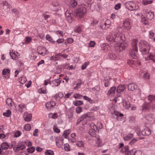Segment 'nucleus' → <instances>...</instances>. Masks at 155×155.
<instances>
[{"mask_svg":"<svg viewBox=\"0 0 155 155\" xmlns=\"http://www.w3.org/2000/svg\"><path fill=\"white\" fill-rule=\"evenodd\" d=\"M139 50L143 54L148 53L150 47L148 43L144 40H140L139 44Z\"/></svg>","mask_w":155,"mask_h":155,"instance_id":"nucleus-1","label":"nucleus"},{"mask_svg":"<svg viewBox=\"0 0 155 155\" xmlns=\"http://www.w3.org/2000/svg\"><path fill=\"white\" fill-rule=\"evenodd\" d=\"M120 34V32L119 31L118 32L114 33V35L112 34H110L106 36V40L108 42L113 41L114 42L118 41L120 40H122L123 37Z\"/></svg>","mask_w":155,"mask_h":155,"instance_id":"nucleus-2","label":"nucleus"},{"mask_svg":"<svg viewBox=\"0 0 155 155\" xmlns=\"http://www.w3.org/2000/svg\"><path fill=\"white\" fill-rule=\"evenodd\" d=\"M87 12L85 7L81 6L78 8L76 11V15L79 18H83Z\"/></svg>","mask_w":155,"mask_h":155,"instance_id":"nucleus-3","label":"nucleus"},{"mask_svg":"<svg viewBox=\"0 0 155 155\" xmlns=\"http://www.w3.org/2000/svg\"><path fill=\"white\" fill-rule=\"evenodd\" d=\"M128 44L126 43L117 44L114 45L115 50L117 52L123 51L127 47Z\"/></svg>","mask_w":155,"mask_h":155,"instance_id":"nucleus-4","label":"nucleus"},{"mask_svg":"<svg viewBox=\"0 0 155 155\" xmlns=\"http://www.w3.org/2000/svg\"><path fill=\"white\" fill-rule=\"evenodd\" d=\"M126 7L130 11L137 10V8L136 5V4L133 2H127L125 4Z\"/></svg>","mask_w":155,"mask_h":155,"instance_id":"nucleus-5","label":"nucleus"},{"mask_svg":"<svg viewBox=\"0 0 155 155\" xmlns=\"http://www.w3.org/2000/svg\"><path fill=\"white\" fill-rule=\"evenodd\" d=\"M66 19L68 21L69 23L72 22L74 20V15L72 11H67L65 12Z\"/></svg>","mask_w":155,"mask_h":155,"instance_id":"nucleus-6","label":"nucleus"},{"mask_svg":"<svg viewBox=\"0 0 155 155\" xmlns=\"http://www.w3.org/2000/svg\"><path fill=\"white\" fill-rule=\"evenodd\" d=\"M129 54L133 59H137L138 56V49L132 48L130 51Z\"/></svg>","mask_w":155,"mask_h":155,"instance_id":"nucleus-7","label":"nucleus"},{"mask_svg":"<svg viewBox=\"0 0 155 155\" xmlns=\"http://www.w3.org/2000/svg\"><path fill=\"white\" fill-rule=\"evenodd\" d=\"M144 14L145 15L147 18L149 20L152 19L154 16V13L149 10H147L145 11Z\"/></svg>","mask_w":155,"mask_h":155,"instance_id":"nucleus-8","label":"nucleus"},{"mask_svg":"<svg viewBox=\"0 0 155 155\" xmlns=\"http://www.w3.org/2000/svg\"><path fill=\"white\" fill-rule=\"evenodd\" d=\"M37 51L39 54L42 56L45 55L47 53V49L41 46L38 48Z\"/></svg>","mask_w":155,"mask_h":155,"instance_id":"nucleus-9","label":"nucleus"},{"mask_svg":"<svg viewBox=\"0 0 155 155\" xmlns=\"http://www.w3.org/2000/svg\"><path fill=\"white\" fill-rule=\"evenodd\" d=\"M10 55L12 59L14 60H17L19 58V55H18V52H16L12 50V52L10 51Z\"/></svg>","mask_w":155,"mask_h":155,"instance_id":"nucleus-10","label":"nucleus"},{"mask_svg":"<svg viewBox=\"0 0 155 155\" xmlns=\"http://www.w3.org/2000/svg\"><path fill=\"white\" fill-rule=\"evenodd\" d=\"M25 148L24 145L19 144L15 145V147H13V150L15 152H17L19 150H22Z\"/></svg>","mask_w":155,"mask_h":155,"instance_id":"nucleus-11","label":"nucleus"},{"mask_svg":"<svg viewBox=\"0 0 155 155\" xmlns=\"http://www.w3.org/2000/svg\"><path fill=\"white\" fill-rule=\"evenodd\" d=\"M122 104L123 107L126 109H128L130 106L131 104L129 101L125 99L122 100Z\"/></svg>","mask_w":155,"mask_h":155,"instance_id":"nucleus-12","label":"nucleus"},{"mask_svg":"<svg viewBox=\"0 0 155 155\" xmlns=\"http://www.w3.org/2000/svg\"><path fill=\"white\" fill-rule=\"evenodd\" d=\"M139 153L140 155V150H135L134 149H132L130 150H128L127 153H125V155H135L136 153Z\"/></svg>","mask_w":155,"mask_h":155,"instance_id":"nucleus-13","label":"nucleus"},{"mask_svg":"<svg viewBox=\"0 0 155 155\" xmlns=\"http://www.w3.org/2000/svg\"><path fill=\"white\" fill-rule=\"evenodd\" d=\"M127 87L128 90L133 91L137 89V86L133 83H131L128 84Z\"/></svg>","mask_w":155,"mask_h":155,"instance_id":"nucleus-14","label":"nucleus"},{"mask_svg":"<svg viewBox=\"0 0 155 155\" xmlns=\"http://www.w3.org/2000/svg\"><path fill=\"white\" fill-rule=\"evenodd\" d=\"M116 90V88L115 87H111L107 92V95L110 96H114L115 95V92Z\"/></svg>","mask_w":155,"mask_h":155,"instance_id":"nucleus-15","label":"nucleus"},{"mask_svg":"<svg viewBox=\"0 0 155 155\" xmlns=\"http://www.w3.org/2000/svg\"><path fill=\"white\" fill-rule=\"evenodd\" d=\"M141 133L143 136H148L151 134V131L149 128H146L142 130Z\"/></svg>","mask_w":155,"mask_h":155,"instance_id":"nucleus-16","label":"nucleus"},{"mask_svg":"<svg viewBox=\"0 0 155 155\" xmlns=\"http://www.w3.org/2000/svg\"><path fill=\"white\" fill-rule=\"evenodd\" d=\"M125 88L124 85H119L117 87L116 91L117 93H120L123 91Z\"/></svg>","mask_w":155,"mask_h":155,"instance_id":"nucleus-17","label":"nucleus"},{"mask_svg":"<svg viewBox=\"0 0 155 155\" xmlns=\"http://www.w3.org/2000/svg\"><path fill=\"white\" fill-rule=\"evenodd\" d=\"M100 46L102 51L105 52L108 51L109 46L107 44L104 43L101 44Z\"/></svg>","mask_w":155,"mask_h":155,"instance_id":"nucleus-18","label":"nucleus"},{"mask_svg":"<svg viewBox=\"0 0 155 155\" xmlns=\"http://www.w3.org/2000/svg\"><path fill=\"white\" fill-rule=\"evenodd\" d=\"M142 107L143 111L146 110H149L150 107V103H145L142 105Z\"/></svg>","mask_w":155,"mask_h":155,"instance_id":"nucleus-19","label":"nucleus"},{"mask_svg":"<svg viewBox=\"0 0 155 155\" xmlns=\"http://www.w3.org/2000/svg\"><path fill=\"white\" fill-rule=\"evenodd\" d=\"M61 81V79L59 78L58 79H55L52 81V83L56 86H58Z\"/></svg>","mask_w":155,"mask_h":155,"instance_id":"nucleus-20","label":"nucleus"},{"mask_svg":"<svg viewBox=\"0 0 155 155\" xmlns=\"http://www.w3.org/2000/svg\"><path fill=\"white\" fill-rule=\"evenodd\" d=\"M6 103L10 107L12 106L14 104V102L11 98H7L6 101Z\"/></svg>","mask_w":155,"mask_h":155,"instance_id":"nucleus-21","label":"nucleus"},{"mask_svg":"<svg viewBox=\"0 0 155 155\" xmlns=\"http://www.w3.org/2000/svg\"><path fill=\"white\" fill-rule=\"evenodd\" d=\"M145 118L147 120L151 121L153 120L154 118L153 115L152 114H150L145 116Z\"/></svg>","mask_w":155,"mask_h":155,"instance_id":"nucleus-22","label":"nucleus"},{"mask_svg":"<svg viewBox=\"0 0 155 155\" xmlns=\"http://www.w3.org/2000/svg\"><path fill=\"white\" fill-rule=\"evenodd\" d=\"M9 145L8 143L6 142H4L2 143L1 145V148L2 150H5L8 148Z\"/></svg>","mask_w":155,"mask_h":155,"instance_id":"nucleus-23","label":"nucleus"},{"mask_svg":"<svg viewBox=\"0 0 155 155\" xmlns=\"http://www.w3.org/2000/svg\"><path fill=\"white\" fill-rule=\"evenodd\" d=\"M129 149V147L128 146H125L123 147L120 151V153H127Z\"/></svg>","mask_w":155,"mask_h":155,"instance_id":"nucleus-24","label":"nucleus"},{"mask_svg":"<svg viewBox=\"0 0 155 155\" xmlns=\"http://www.w3.org/2000/svg\"><path fill=\"white\" fill-rule=\"evenodd\" d=\"M124 26L126 28H128V29H130L131 28L130 23L128 20L125 21L123 23Z\"/></svg>","mask_w":155,"mask_h":155,"instance_id":"nucleus-25","label":"nucleus"},{"mask_svg":"<svg viewBox=\"0 0 155 155\" xmlns=\"http://www.w3.org/2000/svg\"><path fill=\"white\" fill-rule=\"evenodd\" d=\"M145 58L146 60L150 59L155 62V54H150L147 58Z\"/></svg>","mask_w":155,"mask_h":155,"instance_id":"nucleus-26","label":"nucleus"},{"mask_svg":"<svg viewBox=\"0 0 155 155\" xmlns=\"http://www.w3.org/2000/svg\"><path fill=\"white\" fill-rule=\"evenodd\" d=\"M138 42V40L137 39H134L132 41V48H137V44Z\"/></svg>","mask_w":155,"mask_h":155,"instance_id":"nucleus-27","label":"nucleus"},{"mask_svg":"<svg viewBox=\"0 0 155 155\" xmlns=\"http://www.w3.org/2000/svg\"><path fill=\"white\" fill-rule=\"evenodd\" d=\"M108 55L110 58L112 60H114L117 58V56L116 54L113 53H109Z\"/></svg>","mask_w":155,"mask_h":155,"instance_id":"nucleus-28","label":"nucleus"},{"mask_svg":"<svg viewBox=\"0 0 155 155\" xmlns=\"http://www.w3.org/2000/svg\"><path fill=\"white\" fill-rule=\"evenodd\" d=\"M76 144L77 146L80 147H84V143L81 140L77 141Z\"/></svg>","mask_w":155,"mask_h":155,"instance_id":"nucleus-29","label":"nucleus"},{"mask_svg":"<svg viewBox=\"0 0 155 155\" xmlns=\"http://www.w3.org/2000/svg\"><path fill=\"white\" fill-rule=\"evenodd\" d=\"M71 131L70 130H67L64 131L63 134L65 138H67V136L70 133Z\"/></svg>","mask_w":155,"mask_h":155,"instance_id":"nucleus-30","label":"nucleus"},{"mask_svg":"<svg viewBox=\"0 0 155 155\" xmlns=\"http://www.w3.org/2000/svg\"><path fill=\"white\" fill-rule=\"evenodd\" d=\"M74 104L75 106H78L83 104V102L81 101L77 100L75 101L74 103Z\"/></svg>","mask_w":155,"mask_h":155,"instance_id":"nucleus-31","label":"nucleus"},{"mask_svg":"<svg viewBox=\"0 0 155 155\" xmlns=\"http://www.w3.org/2000/svg\"><path fill=\"white\" fill-rule=\"evenodd\" d=\"M133 137V134H130L124 137V140L127 141Z\"/></svg>","mask_w":155,"mask_h":155,"instance_id":"nucleus-32","label":"nucleus"},{"mask_svg":"<svg viewBox=\"0 0 155 155\" xmlns=\"http://www.w3.org/2000/svg\"><path fill=\"white\" fill-rule=\"evenodd\" d=\"M46 38L49 41L53 43H54L55 42L52 38L50 36V35L48 34L47 35H46Z\"/></svg>","mask_w":155,"mask_h":155,"instance_id":"nucleus-33","label":"nucleus"},{"mask_svg":"<svg viewBox=\"0 0 155 155\" xmlns=\"http://www.w3.org/2000/svg\"><path fill=\"white\" fill-rule=\"evenodd\" d=\"M11 114V111L10 110H8L5 112L3 113V114L5 116L9 117L10 116Z\"/></svg>","mask_w":155,"mask_h":155,"instance_id":"nucleus-34","label":"nucleus"},{"mask_svg":"<svg viewBox=\"0 0 155 155\" xmlns=\"http://www.w3.org/2000/svg\"><path fill=\"white\" fill-rule=\"evenodd\" d=\"M71 6L73 8H74L77 5V3L75 0H71L70 2Z\"/></svg>","mask_w":155,"mask_h":155,"instance_id":"nucleus-35","label":"nucleus"},{"mask_svg":"<svg viewBox=\"0 0 155 155\" xmlns=\"http://www.w3.org/2000/svg\"><path fill=\"white\" fill-rule=\"evenodd\" d=\"M82 30L80 26H76L74 28V32L78 33H80L82 32Z\"/></svg>","mask_w":155,"mask_h":155,"instance_id":"nucleus-36","label":"nucleus"},{"mask_svg":"<svg viewBox=\"0 0 155 155\" xmlns=\"http://www.w3.org/2000/svg\"><path fill=\"white\" fill-rule=\"evenodd\" d=\"M31 114H29L27 115L25 117V118L24 120L25 121H29L31 120Z\"/></svg>","mask_w":155,"mask_h":155,"instance_id":"nucleus-37","label":"nucleus"},{"mask_svg":"<svg viewBox=\"0 0 155 155\" xmlns=\"http://www.w3.org/2000/svg\"><path fill=\"white\" fill-rule=\"evenodd\" d=\"M147 99L151 102L155 100V96L149 95L147 97Z\"/></svg>","mask_w":155,"mask_h":155,"instance_id":"nucleus-38","label":"nucleus"},{"mask_svg":"<svg viewBox=\"0 0 155 155\" xmlns=\"http://www.w3.org/2000/svg\"><path fill=\"white\" fill-rule=\"evenodd\" d=\"M95 131L93 130L92 129H90L89 130V134L92 137H94L96 136V134Z\"/></svg>","mask_w":155,"mask_h":155,"instance_id":"nucleus-39","label":"nucleus"},{"mask_svg":"<svg viewBox=\"0 0 155 155\" xmlns=\"http://www.w3.org/2000/svg\"><path fill=\"white\" fill-rule=\"evenodd\" d=\"M153 1L151 0H143V4L144 5H147L148 4H150L152 3Z\"/></svg>","mask_w":155,"mask_h":155,"instance_id":"nucleus-40","label":"nucleus"},{"mask_svg":"<svg viewBox=\"0 0 155 155\" xmlns=\"http://www.w3.org/2000/svg\"><path fill=\"white\" fill-rule=\"evenodd\" d=\"M20 82L22 84H24L27 81V79L24 77H21L19 79Z\"/></svg>","mask_w":155,"mask_h":155,"instance_id":"nucleus-41","label":"nucleus"},{"mask_svg":"<svg viewBox=\"0 0 155 155\" xmlns=\"http://www.w3.org/2000/svg\"><path fill=\"white\" fill-rule=\"evenodd\" d=\"M24 128L26 130L29 131L31 130V127L29 124H26L24 125Z\"/></svg>","mask_w":155,"mask_h":155,"instance_id":"nucleus-42","label":"nucleus"},{"mask_svg":"<svg viewBox=\"0 0 155 155\" xmlns=\"http://www.w3.org/2000/svg\"><path fill=\"white\" fill-rule=\"evenodd\" d=\"M89 113H85L83 114L80 117V118H82V120H83L84 119L86 118L87 117H90V116H89Z\"/></svg>","mask_w":155,"mask_h":155,"instance_id":"nucleus-43","label":"nucleus"},{"mask_svg":"<svg viewBox=\"0 0 155 155\" xmlns=\"http://www.w3.org/2000/svg\"><path fill=\"white\" fill-rule=\"evenodd\" d=\"M150 75L147 72H146L143 75V77L146 80H148L150 78Z\"/></svg>","mask_w":155,"mask_h":155,"instance_id":"nucleus-44","label":"nucleus"},{"mask_svg":"<svg viewBox=\"0 0 155 155\" xmlns=\"http://www.w3.org/2000/svg\"><path fill=\"white\" fill-rule=\"evenodd\" d=\"M74 41V40L72 38H68L67 39L64 44L66 45V42L69 44H71Z\"/></svg>","mask_w":155,"mask_h":155,"instance_id":"nucleus-45","label":"nucleus"},{"mask_svg":"<svg viewBox=\"0 0 155 155\" xmlns=\"http://www.w3.org/2000/svg\"><path fill=\"white\" fill-rule=\"evenodd\" d=\"M45 155H54V153L53 151L51 150H47L45 152Z\"/></svg>","mask_w":155,"mask_h":155,"instance_id":"nucleus-46","label":"nucleus"},{"mask_svg":"<svg viewBox=\"0 0 155 155\" xmlns=\"http://www.w3.org/2000/svg\"><path fill=\"white\" fill-rule=\"evenodd\" d=\"M83 97L82 95L78 94H76L74 95V97L75 99H81Z\"/></svg>","mask_w":155,"mask_h":155,"instance_id":"nucleus-47","label":"nucleus"},{"mask_svg":"<svg viewBox=\"0 0 155 155\" xmlns=\"http://www.w3.org/2000/svg\"><path fill=\"white\" fill-rule=\"evenodd\" d=\"M104 86L105 87H108L110 84V81L108 79L105 80V78H104Z\"/></svg>","mask_w":155,"mask_h":155,"instance_id":"nucleus-48","label":"nucleus"},{"mask_svg":"<svg viewBox=\"0 0 155 155\" xmlns=\"http://www.w3.org/2000/svg\"><path fill=\"white\" fill-rule=\"evenodd\" d=\"M10 70L9 69L6 68L4 69L2 71V73L4 75H6L7 74H9L10 72Z\"/></svg>","mask_w":155,"mask_h":155,"instance_id":"nucleus-49","label":"nucleus"},{"mask_svg":"<svg viewBox=\"0 0 155 155\" xmlns=\"http://www.w3.org/2000/svg\"><path fill=\"white\" fill-rule=\"evenodd\" d=\"M137 140L135 138H134L132 139L129 142V144L131 146H133L137 142Z\"/></svg>","mask_w":155,"mask_h":155,"instance_id":"nucleus-50","label":"nucleus"},{"mask_svg":"<svg viewBox=\"0 0 155 155\" xmlns=\"http://www.w3.org/2000/svg\"><path fill=\"white\" fill-rule=\"evenodd\" d=\"M49 117L54 119H55L58 117L57 114V113L51 114H49Z\"/></svg>","mask_w":155,"mask_h":155,"instance_id":"nucleus-51","label":"nucleus"},{"mask_svg":"<svg viewBox=\"0 0 155 155\" xmlns=\"http://www.w3.org/2000/svg\"><path fill=\"white\" fill-rule=\"evenodd\" d=\"M84 99L87 100L89 101L90 103H92L93 102V100L90 98L86 96H84L83 97Z\"/></svg>","mask_w":155,"mask_h":155,"instance_id":"nucleus-52","label":"nucleus"},{"mask_svg":"<svg viewBox=\"0 0 155 155\" xmlns=\"http://www.w3.org/2000/svg\"><path fill=\"white\" fill-rule=\"evenodd\" d=\"M35 148L33 147H31L30 148H28L27 149V151L28 153H32L35 151Z\"/></svg>","mask_w":155,"mask_h":155,"instance_id":"nucleus-53","label":"nucleus"},{"mask_svg":"<svg viewBox=\"0 0 155 155\" xmlns=\"http://www.w3.org/2000/svg\"><path fill=\"white\" fill-rule=\"evenodd\" d=\"M82 110V108L81 107H77L76 109V111L78 114H79L81 113Z\"/></svg>","mask_w":155,"mask_h":155,"instance_id":"nucleus-54","label":"nucleus"},{"mask_svg":"<svg viewBox=\"0 0 155 155\" xmlns=\"http://www.w3.org/2000/svg\"><path fill=\"white\" fill-rule=\"evenodd\" d=\"M95 43L94 41H91L89 43V47H94L95 45Z\"/></svg>","mask_w":155,"mask_h":155,"instance_id":"nucleus-55","label":"nucleus"},{"mask_svg":"<svg viewBox=\"0 0 155 155\" xmlns=\"http://www.w3.org/2000/svg\"><path fill=\"white\" fill-rule=\"evenodd\" d=\"M82 83V82L81 81H80L79 82H78V83H77L76 86L74 87V89H75L80 88Z\"/></svg>","mask_w":155,"mask_h":155,"instance_id":"nucleus-56","label":"nucleus"},{"mask_svg":"<svg viewBox=\"0 0 155 155\" xmlns=\"http://www.w3.org/2000/svg\"><path fill=\"white\" fill-rule=\"evenodd\" d=\"M32 38L29 37H26L25 38V41L27 43H28L31 41Z\"/></svg>","mask_w":155,"mask_h":155,"instance_id":"nucleus-57","label":"nucleus"},{"mask_svg":"<svg viewBox=\"0 0 155 155\" xmlns=\"http://www.w3.org/2000/svg\"><path fill=\"white\" fill-rule=\"evenodd\" d=\"M53 129L54 132L56 133H58L60 132V130L55 125L53 126Z\"/></svg>","mask_w":155,"mask_h":155,"instance_id":"nucleus-58","label":"nucleus"},{"mask_svg":"<svg viewBox=\"0 0 155 155\" xmlns=\"http://www.w3.org/2000/svg\"><path fill=\"white\" fill-rule=\"evenodd\" d=\"M91 129H92L93 130L96 131V130H98L99 131L98 128L97 127L96 125H94L91 127Z\"/></svg>","mask_w":155,"mask_h":155,"instance_id":"nucleus-59","label":"nucleus"},{"mask_svg":"<svg viewBox=\"0 0 155 155\" xmlns=\"http://www.w3.org/2000/svg\"><path fill=\"white\" fill-rule=\"evenodd\" d=\"M64 148L65 150L68 151L70 150L69 146L68 144H65L64 145Z\"/></svg>","mask_w":155,"mask_h":155,"instance_id":"nucleus-60","label":"nucleus"},{"mask_svg":"<svg viewBox=\"0 0 155 155\" xmlns=\"http://www.w3.org/2000/svg\"><path fill=\"white\" fill-rule=\"evenodd\" d=\"M97 127H98L99 130L100 129H102L103 127L102 124V123L100 122H98L97 123Z\"/></svg>","mask_w":155,"mask_h":155,"instance_id":"nucleus-61","label":"nucleus"},{"mask_svg":"<svg viewBox=\"0 0 155 155\" xmlns=\"http://www.w3.org/2000/svg\"><path fill=\"white\" fill-rule=\"evenodd\" d=\"M46 107L48 109H49L52 107L50 102H48L46 104Z\"/></svg>","mask_w":155,"mask_h":155,"instance_id":"nucleus-62","label":"nucleus"},{"mask_svg":"<svg viewBox=\"0 0 155 155\" xmlns=\"http://www.w3.org/2000/svg\"><path fill=\"white\" fill-rule=\"evenodd\" d=\"M88 64V63L87 62H85L84 63V64H83L82 65V67H81V69L82 70H84L87 67V65Z\"/></svg>","mask_w":155,"mask_h":155,"instance_id":"nucleus-63","label":"nucleus"},{"mask_svg":"<svg viewBox=\"0 0 155 155\" xmlns=\"http://www.w3.org/2000/svg\"><path fill=\"white\" fill-rule=\"evenodd\" d=\"M121 7V4L120 3L116 4L114 7V8L116 10H118Z\"/></svg>","mask_w":155,"mask_h":155,"instance_id":"nucleus-64","label":"nucleus"}]
</instances>
